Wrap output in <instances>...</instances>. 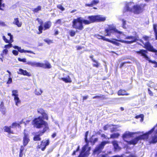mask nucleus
Returning a JSON list of instances; mask_svg holds the SVG:
<instances>
[{
	"label": "nucleus",
	"instance_id": "nucleus-1",
	"mask_svg": "<svg viewBox=\"0 0 157 157\" xmlns=\"http://www.w3.org/2000/svg\"><path fill=\"white\" fill-rule=\"evenodd\" d=\"M37 112L42 116V117H39L35 119L32 122L33 124L37 128H44V132H45L48 129V126L47 123L43 120L44 119L48 120V116L45 113L44 110L41 108H39L37 109Z\"/></svg>",
	"mask_w": 157,
	"mask_h": 157
},
{
	"label": "nucleus",
	"instance_id": "nucleus-2",
	"mask_svg": "<svg viewBox=\"0 0 157 157\" xmlns=\"http://www.w3.org/2000/svg\"><path fill=\"white\" fill-rule=\"evenodd\" d=\"M144 5H135L133 2H130L126 4L123 10V13L126 11L133 12L135 13L139 14L142 11Z\"/></svg>",
	"mask_w": 157,
	"mask_h": 157
},
{
	"label": "nucleus",
	"instance_id": "nucleus-3",
	"mask_svg": "<svg viewBox=\"0 0 157 157\" xmlns=\"http://www.w3.org/2000/svg\"><path fill=\"white\" fill-rule=\"evenodd\" d=\"M151 135V139L150 141L151 143H155L157 142V124L150 131L142 135L138 136L140 140H147L148 136Z\"/></svg>",
	"mask_w": 157,
	"mask_h": 157
},
{
	"label": "nucleus",
	"instance_id": "nucleus-4",
	"mask_svg": "<svg viewBox=\"0 0 157 157\" xmlns=\"http://www.w3.org/2000/svg\"><path fill=\"white\" fill-rule=\"evenodd\" d=\"M88 133V131H87L85 134V141L87 144L82 147V151L78 157H87L90 154L89 152L90 150V148L89 147L87 144L88 142L87 136Z\"/></svg>",
	"mask_w": 157,
	"mask_h": 157
},
{
	"label": "nucleus",
	"instance_id": "nucleus-5",
	"mask_svg": "<svg viewBox=\"0 0 157 157\" xmlns=\"http://www.w3.org/2000/svg\"><path fill=\"white\" fill-rule=\"evenodd\" d=\"M105 32L106 33L105 36H110L112 34L114 33H117L119 34H122L124 36V35L123 34V32L118 30L113 25H109L108 27L105 30Z\"/></svg>",
	"mask_w": 157,
	"mask_h": 157
},
{
	"label": "nucleus",
	"instance_id": "nucleus-6",
	"mask_svg": "<svg viewBox=\"0 0 157 157\" xmlns=\"http://www.w3.org/2000/svg\"><path fill=\"white\" fill-rule=\"evenodd\" d=\"M82 21V17H81L73 19L72 22V26L73 28L80 30H82L83 29V27Z\"/></svg>",
	"mask_w": 157,
	"mask_h": 157
},
{
	"label": "nucleus",
	"instance_id": "nucleus-7",
	"mask_svg": "<svg viewBox=\"0 0 157 157\" xmlns=\"http://www.w3.org/2000/svg\"><path fill=\"white\" fill-rule=\"evenodd\" d=\"M122 38H124V37H122ZM125 39H128L130 40V41H126L123 40H115L116 41H117L121 43H124L127 44H131L134 42H136L137 39V37L136 35H135V36H127L125 37V38H124Z\"/></svg>",
	"mask_w": 157,
	"mask_h": 157
},
{
	"label": "nucleus",
	"instance_id": "nucleus-8",
	"mask_svg": "<svg viewBox=\"0 0 157 157\" xmlns=\"http://www.w3.org/2000/svg\"><path fill=\"white\" fill-rule=\"evenodd\" d=\"M137 53L138 54H141L142 56H144L146 60H148L149 62L151 63L154 64V67H157V62L155 61H152L149 59L148 57L147 56L146 54L147 53V51L146 50H141L140 51L137 52Z\"/></svg>",
	"mask_w": 157,
	"mask_h": 157
},
{
	"label": "nucleus",
	"instance_id": "nucleus-9",
	"mask_svg": "<svg viewBox=\"0 0 157 157\" xmlns=\"http://www.w3.org/2000/svg\"><path fill=\"white\" fill-rule=\"evenodd\" d=\"M89 18L91 19V21L93 22L96 21H104L106 19L105 17L101 15L91 16Z\"/></svg>",
	"mask_w": 157,
	"mask_h": 157
},
{
	"label": "nucleus",
	"instance_id": "nucleus-10",
	"mask_svg": "<svg viewBox=\"0 0 157 157\" xmlns=\"http://www.w3.org/2000/svg\"><path fill=\"white\" fill-rule=\"evenodd\" d=\"M109 143V141H104L102 142L100 144L97 146L94 149V154H98L103 148L104 146L106 144Z\"/></svg>",
	"mask_w": 157,
	"mask_h": 157
},
{
	"label": "nucleus",
	"instance_id": "nucleus-11",
	"mask_svg": "<svg viewBox=\"0 0 157 157\" xmlns=\"http://www.w3.org/2000/svg\"><path fill=\"white\" fill-rule=\"evenodd\" d=\"M140 133L139 132H131L129 131H126L123 135L122 137L123 140L128 143L127 139L129 138L132 137L133 135L135 134H139Z\"/></svg>",
	"mask_w": 157,
	"mask_h": 157
},
{
	"label": "nucleus",
	"instance_id": "nucleus-12",
	"mask_svg": "<svg viewBox=\"0 0 157 157\" xmlns=\"http://www.w3.org/2000/svg\"><path fill=\"white\" fill-rule=\"evenodd\" d=\"M145 46V48L147 49L148 50L156 52V51L155 49H154L153 47L151 45L150 43L148 41H147L145 42H143Z\"/></svg>",
	"mask_w": 157,
	"mask_h": 157
},
{
	"label": "nucleus",
	"instance_id": "nucleus-13",
	"mask_svg": "<svg viewBox=\"0 0 157 157\" xmlns=\"http://www.w3.org/2000/svg\"><path fill=\"white\" fill-rule=\"evenodd\" d=\"M40 62L31 61H28L26 63L27 64L32 67H40Z\"/></svg>",
	"mask_w": 157,
	"mask_h": 157
},
{
	"label": "nucleus",
	"instance_id": "nucleus-14",
	"mask_svg": "<svg viewBox=\"0 0 157 157\" xmlns=\"http://www.w3.org/2000/svg\"><path fill=\"white\" fill-rule=\"evenodd\" d=\"M49 143V140H48L45 141L44 140L42 141L40 145L38 146L39 148H41L42 151H44L46 148V146L48 145Z\"/></svg>",
	"mask_w": 157,
	"mask_h": 157
},
{
	"label": "nucleus",
	"instance_id": "nucleus-15",
	"mask_svg": "<svg viewBox=\"0 0 157 157\" xmlns=\"http://www.w3.org/2000/svg\"><path fill=\"white\" fill-rule=\"evenodd\" d=\"M29 141L30 139L28 134L25 133L23 141V146H26L29 142Z\"/></svg>",
	"mask_w": 157,
	"mask_h": 157
},
{
	"label": "nucleus",
	"instance_id": "nucleus-16",
	"mask_svg": "<svg viewBox=\"0 0 157 157\" xmlns=\"http://www.w3.org/2000/svg\"><path fill=\"white\" fill-rule=\"evenodd\" d=\"M13 47L15 49H17L18 51L20 52L21 53H32L35 54V53L31 51L25 50L23 49H21V48L17 46H13Z\"/></svg>",
	"mask_w": 157,
	"mask_h": 157
},
{
	"label": "nucleus",
	"instance_id": "nucleus-17",
	"mask_svg": "<svg viewBox=\"0 0 157 157\" xmlns=\"http://www.w3.org/2000/svg\"><path fill=\"white\" fill-rule=\"evenodd\" d=\"M44 63H41L40 67L44 69H50L51 68L52 66L50 63L47 61H44Z\"/></svg>",
	"mask_w": 157,
	"mask_h": 157
},
{
	"label": "nucleus",
	"instance_id": "nucleus-18",
	"mask_svg": "<svg viewBox=\"0 0 157 157\" xmlns=\"http://www.w3.org/2000/svg\"><path fill=\"white\" fill-rule=\"evenodd\" d=\"M17 73L18 74L22 75L28 76H31V74L28 72L26 70H24L22 69H19V71L17 72Z\"/></svg>",
	"mask_w": 157,
	"mask_h": 157
},
{
	"label": "nucleus",
	"instance_id": "nucleus-19",
	"mask_svg": "<svg viewBox=\"0 0 157 157\" xmlns=\"http://www.w3.org/2000/svg\"><path fill=\"white\" fill-rule=\"evenodd\" d=\"M140 139L138 136L135 138L131 141L128 142V144H129L135 145L140 140Z\"/></svg>",
	"mask_w": 157,
	"mask_h": 157
},
{
	"label": "nucleus",
	"instance_id": "nucleus-20",
	"mask_svg": "<svg viewBox=\"0 0 157 157\" xmlns=\"http://www.w3.org/2000/svg\"><path fill=\"white\" fill-rule=\"evenodd\" d=\"M44 132V129L43 131H41V132H40V133L36 135L33 138V140L34 141H40L41 140V138L40 137V136H42V134L44 133L45 132Z\"/></svg>",
	"mask_w": 157,
	"mask_h": 157
},
{
	"label": "nucleus",
	"instance_id": "nucleus-21",
	"mask_svg": "<svg viewBox=\"0 0 157 157\" xmlns=\"http://www.w3.org/2000/svg\"><path fill=\"white\" fill-rule=\"evenodd\" d=\"M52 23L50 21H47L44 23V25L43 29L45 30L49 29L51 26Z\"/></svg>",
	"mask_w": 157,
	"mask_h": 157
},
{
	"label": "nucleus",
	"instance_id": "nucleus-22",
	"mask_svg": "<svg viewBox=\"0 0 157 157\" xmlns=\"http://www.w3.org/2000/svg\"><path fill=\"white\" fill-rule=\"evenodd\" d=\"M108 128H110L111 129V132H112L114 130V128H113V125L112 124H107L104 126L103 127V129L105 130H106Z\"/></svg>",
	"mask_w": 157,
	"mask_h": 157
},
{
	"label": "nucleus",
	"instance_id": "nucleus-23",
	"mask_svg": "<svg viewBox=\"0 0 157 157\" xmlns=\"http://www.w3.org/2000/svg\"><path fill=\"white\" fill-rule=\"evenodd\" d=\"M13 23L18 27H20L21 26L22 23L21 22H20L18 20V18H15L14 19V21L13 22Z\"/></svg>",
	"mask_w": 157,
	"mask_h": 157
},
{
	"label": "nucleus",
	"instance_id": "nucleus-24",
	"mask_svg": "<svg viewBox=\"0 0 157 157\" xmlns=\"http://www.w3.org/2000/svg\"><path fill=\"white\" fill-rule=\"evenodd\" d=\"M37 20L38 21V22L40 25V26L39 27V30L40 33H42V30L43 29V27L42 25L43 21L42 20L39 18H37Z\"/></svg>",
	"mask_w": 157,
	"mask_h": 157
},
{
	"label": "nucleus",
	"instance_id": "nucleus-25",
	"mask_svg": "<svg viewBox=\"0 0 157 157\" xmlns=\"http://www.w3.org/2000/svg\"><path fill=\"white\" fill-rule=\"evenodd\" d=\"M112 144L113 146L115 151H117L120 150L121 148L119 146L117 141H113L112 142Z\"/></svg>",
	"mask_w": 157,
	"mask_h": 157
},
{
	"label": "nucleus",
	"instance_id": "nucleus-26",
	"mask_svg": "<svg viewBox=\"0 0 157 157\" xmlns=\"http://www.w3.org/2000/svg\"><path fill=\"white\" fill-rule=\"evenodd\" d=\"M61 79L66 83H70L72 82L71 79L69 75L65 77L62 78Z\"/></svg>",
	"mask_w": 157,
	"mask_h": 157
},
{
	"label": "nucleus",
	"instance_id": "nucleus-27",
	"mask_svg": "<svg viewBox=\"0 0 157 157\" xmlns=\"http://www.w3.org/2000/svg\"><path fill=\"white\" fill-rule=\"evenodd\" d=\"M91 16H89L87 17V18L89 19V21L87 20H83L82 18V23H83L85 25H88L90 24L91 23H93V22H92L91 21V19L89 17H90Z\"/></svg>",
	"mask_w": 157,
	"mask_h": 157
},
{
	"label": "nucleus",
	"instance_id": "nucleus-28",
	"mask_svg": "<svg viewBox=\"0 0 157 157\" xmlns=\"http://www.w3.org/2000/svg\"><path fill=\"white\" fill-rule=\"evenodd\" d=\"M11 126H10V127L8 126H5L4 128L5 131L6 132H7L9 134H13L14 132L13 131L11 130Z\"/></svg>",
	"mask_w": 157,
	"mask_h": 157
},
{
	"label": "nucleus",
	"instance_id": "nucleus-29",
	"mask_svg": "<svg viewBox=\"0 0 157 157\" xmlns=\"http://www.w3.org/2000/svg\"><path fill=\"white\" fill-rule=\"evenodd\" d=\"M118 94L119 95H129L128 94L126 93L125 90H120L118 91Z\"/></svg>",
	"mask_w": 157,
	"mask_h": 157
},
{
	"label": "nucleus",
	"instance_id": "nucleus-30",
	"mask_svg": "<svg viewBox=\"0 0 157 157\" xmlns=\"http://www.w3.org/2000/svg\"><path fill=\"white\" fill-rule=\"evenodd\" d=\"M14 100L15 102L16 105L18 106V105L20 103L21 101L18 98V97H14Z\"/></svg>",
	"mask_w": 157,
	"mask_h": 157
},
{
	"label": "nucleus",
	"instance_id": "nucleus-31",
	"mask_svg": "<svg viewBox=\"0 0 157 157\" xmlns=\"http://www.w3.org/2000/svg\"><path fill=\"white\" fill-rule=\"evenodd\" d=\"M120 135V134L118 133H114L111 134L110 135V138H117Z\"/></svg>",
	"mask_w": 157,
	"mask_h": 157
},
{
	"label": "nucleus",
	"instance_id": "nucleus-32",
	"mask_svg": "<svg viewBox=\"0 0 157 157\" xmlns=\"http://www.w3.org/2000/svg\"><path fill=\"white\" fill-rule=\"evenodd\" d=\"M12 95L14 97H17L18 96V92L17 90H13L12 91Z\"/></svg>",
	"mask_w": 157,
	"mask_h": 157
},
{
	"label": "nucleus",
	"instance_id": "nucleus-33",
	"mask_svg": "<svg viewBox=\"0 0 157 157\" xmlns=\"http://www.w3.org/2000/svg\"><path fill=\"white\" fill-rule=\"evenodd\" d=\"M157 25L154 24L153 25V29L155 33V39L157 40V29L156 28Z\"/></svg>",
	"mask_w": 157,
	"mask_h": 157
},
{
	"label": "nucleus",
	"instance_id": "nucleus-34",
	"mask_svg": "<svg viewBox=\"0 0 157 157\" xmlns=\"http://www.w3.org/2000/svg\"><path fill=\"white\" fill-rule=\"evenodd\" d=\"M35 92L36 94L39 95L41 94L43 92V91L41 89H38L36 90Z\"/></svg>",
	"mask_w": 157,
	"mask_h": 157
},
{
	"label": "nucleus",
	"instance_id": "nucleus-35",
	"mask_svg": "<svg viewBox=\"0 0 157 157\" xmlns=\"http://www.w3.org/2000/svg\"><path fill=\"white\" fill-rule=\"evenodd\" d=\"M98 140V139L97 138H95L94 140H93V139L91 138L90 140V141L92 143V145H94L95 143Z\"/></svg>",
	"mask_w": 157,
	"mask_h": 157
},
{
	"label": "nucleus",
	"instance_id": "nucleus-36",
	"mask_svg": "<svg viewBox=\"0 0 157 157\" xmlns=\"http://www.w3.org/2000/svg\"><path fill=\"white\" fill-rule=\"evenodd\" d=\"M44 41L48 44H50L53 43L52 41L48 39H46L44 40Z\"/></svg>",
	"mask_w": 157,
	"mask_h": 157
},
{
	"label": "nucleus",
	"instance_id": "nucleus-37",
	"mask_svg": "<svg viewBox=\"0 0 157 157\" xmlns=\"http://www.w3.org/2000/svg\"><path fill=\"white\" fill-rule=\"evenodd\" d=\"M41 9V7L40 6H38L36 8L34 9L33 11L34 12H37L40 10Z\"/></svg>",
	"mask_w": 157,
	"mask_h": 157
},
{
	"label": "nucleus",
	"instance_id": "nucleus-38",
	"mask_svg": "<svg viewBox=\"0 0 157 157\" xmlns=\"http://www.w3.org/2000/svg\"><path fill=\"white\" fill-rule=\"evenodd\" d=\"M20 126L19 124L17 123H13L12 124L11 126V128H15L17 127H19Z\"/></svg>",
	"mask_w": 157,
	"mask_h": 157
},
{
	"label": "nucleus",
	"instance_id": "nucleus-39",
	"mask_svg": "<svg viewBox=\"0 0 157 157\" xmlns=\"http://www.w3.org/2000/svg\"><path fill=\"white\" fill-rule=\"evenodd\" d=\"M92 60L95 63H94L93 64V66L96 67H98L99 66V63L98 62L93 59H92Z\"/></svg>",
	"mask_w": 157,
	"mask_h": 157
},
{
	"label": "nucleus",
	"instance_id": "nucleus-40",
	"mask_svg": "<svg viewBox=\"0 0 157 157\" xmlns=\"http://www.w3.org/2000/svg\"><path fill=\"white\" fill-rule=\"evenodd\" d=\"M135 117L136 119H138L139 118H141L140 121H142L143 120L144 115L143 114H140L139 115L136 116Z\"/></svg>",
	"mask_w": 157,
	"mask_h": 157
},
{
	"label": "nucleus",
	"instance_id": "nucleus-41",
	"mask_svg": "<svg viewBox=\"0 0 157 157\" xmlns=\"http://www.w3.org/2000/svg\"><path fill=\"white\" fill-rule=\"evenodd\" d=\"M99 2V0H92L91 2L93 6L96 5Z\"/></svg>",
	"mask_w": 157,
	"mask_h": 157
},
{
	"label": "nucleus",
	"instance_id": "nucleus-42",
	"mask_svg": "<svg viewBox=\"0 0 157 157\" xmlns=\"http://www.w3.org/2000/svg\"><path fill=\"white\" fill-rule=\"evenodd\" d=\"M2 0H0V10H3V8L5 6V4L2 3Z\"/></svg>",
	"mask_w": 157,
	"mask_h": 157
},
{
	"label": "nucleus",
	"instance_id": "nucleus-43",
	"mask_svg": "<svg viewBox=\"0 0 157 157\" xmlns=\"http://www.w3.org/2000/svg\"><path fill=\"white\" fill-rule=\"evenodd\" d=\"M75 32L73 30H71L70 31V35L71 36H74L75 34Z\"/></svg>",
	"mask_w": 157,
	"mask_h": 157
},
{
	"label": "nucleus",
	"instance_id": "nucleus-44",
	"mask_svg": "<svg viewBox=\"0 0 157 157\" xmlns=\"http://www.w3.org/2000/svg\"><path fill=\"white\" fill-rule=\"evenodd\" d=\"M57 7L61 10L62 11H64L65 10L64 7H63L61 5H58L57 6Z\"/></svg>",
	"mask_w": 157,
	"mask_h": 157
},
{
	"label": "nucleus",
	"instance_id": "nucleus-45",
	"mask_svg": "<svg viewBox=\"0 0 157 157\" xmlns=\"http://www.w3.org/2000/svg\"><path fill=\"white\" fill-rule=\"evenodd\" d=\"M18 61L21 62H26V63L27 62L26 61V59L25 58L21 59L20 58H18Z\"/></svg>",
	"mask_w": 157,
	"mask_h": 157
},
{
	"label": "nucleus",
	"instance_id": "nucleus-46",
	"mask_svg": "<svg viewBox=\"0 0 157 157\" xmlns=\"http://www.w3.org/2000/svg\"><path fill=\"white\" fill-rule=\"evenodd\" d=\"M9 78L8 81L7 82V83L9 84L12 83V78L10 77V75L9 76Z\"/></svg>",
	"mask_w": 157,
	"mask_h": 157
},
{
	"label": "nucleus",
	"instance_id": "nucleus-47",
	"mask_svg": "<svg viewBox=\"0 0 157 157\" xmlns=\"http://www.w3.org/2000/svg\"><path fill=\"white\" fill-rule=\"evenodd\" d=\"M2 39L6 43H10V41L6 38L4 36H3Z\"/></svg>",
	"mask_w": 157,
	"mask_h": 157
},
{
	"label": "nucleus",
	"instance_id": "nucleus-48",
	"mask_svg": "<svg viewBox=\"0 0 157 157\" xmlns=\"http://www.w3.org/2000/svg\"><path fill=\"white\" fill-rule=\"evenodd\" d=\"M12 47V44H11V43H9V44H8L6 45L5 46V48H9Z\"/></svg>",
	"mask_w": 157,
	"mask_h": 157
},
{
	"label": "nucleus",
	"instance_id": "nucleus-49",
	"mask_svg": "<svg viewBox=\"0 0 157 157\" xmlns=\"http://www.w3.org/2000/svg\"><path fill=\"white\" fill-rule=\"evenodd\" d=\"M122 25H123V27L124 29H126V26H125L126 25V21L124 20H122Z\"/></svg>",
	"mask_w": 157,
	"mask_h": 157
},
{
	"label": "nucleus",
	"instance_id": "nucleus-50",
	"mask_svg": "<svg viewBox=\"0 0 157 157\" xmlns=\"http://www.w3.org/2000/svg\"><path fill=\"white\" fill-rule=\"evenodd\" d=\"M8 52V50L7 49H5L3 50L2 51V54H1L2 56H3L2 55L3 54H6Z\"/></svg>",
	"mask_w": 157,
	"mask_h": 157
},
{
	"label": "nucleus",
	"instance_id": "nucleus-51",
	"mask_svg": "<svg viewBox=\"0 0 157 157\" xmlns=\"http://www.w3.org/2000/svg\"><path fill=\"white\" fill-rule=\"evenodd\" d=\"M0 25L2 26H6V25L5 24L4 22L0 21Z\"/></svg>",
	"mask_w": 157,
	"mask_h": 157
},
{
	"label": "nucleus",
	"instance_id": "nucleus-52",
	"mask_svg": "<svg viewBox=\"0 0 157 157\" xmlns=\"http://www.w3.org/2000/svg\"><path fill=\"white\" fill-rule=\"evenodd\" d=\"M0 110L3 114H4L5 113L6 109L5 108L2 109H0Z\"/></svg>",
	"mask_w": 157,
	"mask_h": 157
},
{
	"label": "nucleus",
	"instance_id": "nucleus-53",
	"mask_svg": "<svg viewBox=\"0 0 157 157\" xmlns=\"http://www.w3.org/2000/svg\"><path fill=\"white\" fill-rule=\"evenodd\" d=\"M13 53L15 56L17 55L18 54V52L15 50H13L12 51Z\"/></svg>",
	"mask_w": 157,
	"mask_h": 157
},
{
	"label": "nucleus",
	"instance_id": "nucleus-54",
	"mask_svg": "<svg viewBox=\"0 0 157 157\" xmlns=\"http://www.w3.org/2000/svg\"><path fill=\"white\" fill-rule=\"evenodd\" d=\"M79 148H80L79 146H78L76 150V151H74L72 153L73 155H75L76 152L78 151L79 150Z\"/></svg>",
	"mask_w": 157,
	"mask_h": 157
},
{
	"label": "nucleus",
	"instance_id": "nucleus-55",
	"mask_svg": "<svg viewBox=\"0 0 157 157\" xmlns=\"http://www.w3.org/2000/svg\"><path fill=\"white\" fill-rule=\"evenodd\" d=\"M102 96V95H100L99 96H94V97H93V98H101Z\"/></svg>",
	"mask_w": 157,
	"mask_h": 157
},
{
	"label": "nucleus",
	"instance_id": "nucleus-56",
	"mask_svg": "<svg viewBox=\"0 0 157 157\" xmlns=\"http://www.w3.org/2000/svg\"><path fill=\"white\" fill-rule=\"evenodd\" d=\"M101 136L102 137H103L105 139H109V138L107 137L106 136L105 134H102L101 135Z\"/></svg>",
	"mask_w": 157,
	"mask_h": 157
},
{
	"label": "nucleus",
	"instance_id": "nucleus-57",
	"mask_svg": "<svg viewBox=\"0 0 157 157\" xmlns=\"http://www.w3.org/2000/svg\"><path fill=\"white\" fill-rule=\"evenodd\" d=\"M86 6H89V7H92L93 6V5L92 2L90 4H86L85 5Z\"/></svg>",
	"mask_w": 157,
	"mask_h": 157
},
{
	"label": "nucleus",
	"instance_id": "nucleus-58",
	"mask_svg": "<svg viewBox=\"0 0 157 157\" xmlns=\"http://www.w3.org/2000/svg\"><path fill=\"white\" fill-rule=\"evenodd\" d=\"M96 37L99 39H101L102 37L101 36L99 35H95Z\"/></svg>",
	"mask_w": 157,
	"mask_h": 157
},
{
	"label": "nucleus",
	"instance_id": "nucleus-59",
	"mask_svg": "<svg viewBox=\"0 0 157 157\" xmlns=\"http://www.w3.org/2000/svg\"><path fill=\"white\" fill-rule=\"evenodd\" d=\"M102 38H101V39H102V40H105V41H106L108 42V40H109V39H107V38H105V37H104V36H102Z\"/></svg>",
	"mask_w": 157,
	"mask_h": 157
},
{
	"label": "nucleus",
	"instance_id": "nucleus-60",
	"mask_svg": "<svg viewBox=\"0 0 157 157\" xmlns=\"http://www.w3.org/2000/svg\"><path fill=\"white\" fill-rule=\"evenodd\" d=\"M10 40H9L10 41V43H12L13 41V36L12 35L11 36H10Z\"/></svg>",
	"mask_w": 157,
	"mask_h": 157
},
{
	"label": "nucleus",
	"instance_id": "nucleus-61",
	"mask_svg": "<svg viewBox=\"0 0 157 157\" xmlns=\"http://www.w3.org/2000/svg\"><path fill=\"white\" fill-rule=\"evenodd\" d=\"M108 42H109L110 43H112L113 44H115L116 41H113V40H110L109 39V40H108Z\"/></svg>",
	"mask_w": 157,
	"mask_h": 157
},
{
	"label": "nucleus",
	"instance_id": "nucleus-62",
	"mask_svg": "<svg viewBox=\"0 0 157 157\" xmlns=\"http://www.w3.org/2000/svg\"><path fill=\"white\" fill-rule=\"evenodd\" d=\"M4 108L5 107L4 106V104L3 102H2L0 105V109H2Z\"/></svg>",
	"mask_w": 157,
	"mask_h": 157
},
{
	"label": "nucleus",
	"instance_id": "nucleus-63",
	"mask_svg": "<svg viewBox=\"0 0 157 157\" xmlns=\"http://www.w3.org/2000/svg\"><path fill=\"white\" fill-rule=\"evenodd\" d=\"M143 38L145 40L147 41L148 39V36H143Z\"/></svg>",
	"mask_w": 157,
	"mask_h": 157
},
{
	"label": "nucleus",
	"instance_id": "nucleus-64",
	"mask_svg": "<svg viewBox=\"0 0 157 157\" xmlns=\"http://www.w3.org/2000/svg\"><path fill=\"white\" fill-rule=\"evenodd\" d=\"M148 92L149 94L151 95L152 96L153 94L152 92L150 90V89L149 88L148 89Z\"/></svg>",
	"mask_w": 157,
	"mask_h": 157
}]
</instances>
